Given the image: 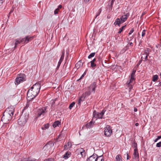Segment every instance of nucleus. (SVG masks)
I'll return each mask as SVG.
<instances>
[{"label":"nucleus","mask_w":161,"mask_h":161,"mask_svg":"<svg viewBox=\"0 0 161 161\" xmlns=\"http://www.w3.org/2000/svg\"><path fill=\"white\" fill-rule=\"evenodd\" d=\"M114 1L109 0V3L108 4V6L109 8V9L111 10H112L113 8V5L114 2Z\"/></svg>","instance_id":"4be33fe9"},{"label":"nucleus","mask_w":161,"mask_h":161,"mask_svg":"<svg viewBox=\"0 0 161 161\" xmlns=\"http://www.w3.org/2000/svg\"><path fill=\"white\" fill-rule=\"evenodd\" d=\"M54 143L52 141H49L43 147V149L45 151L50 152L52 150V147L54 146Z\"/></svg>","instance_id":"423d86ee"},{"label":"nucleus","mask_w":161,"mask_h":161,"mask_svg":"<svg viewBox=\"0 0 161 161\" xmlns=\"http://www.w3.org/2000/svg\"><path fill=\"white\" fill-rule=\"evenodd\" d=\"M156 147H161V141L158 143L156 144Z\"/></svg>","instance_id":"58836bf2"},{"label":"nucleus","mask_w":161,"mask_h":161,"mask_svg":"<svg viewBox=\"0 0 161 161\" xmlns=\"http://www.w3.org/2000/svg\"><path fill=\"white\" fill-rule=\"evenodd\" d=\"M83 63L82 62L81 60H80L75 64V67L78 69L83 66Z\"/></svg>","instance_id":"a211bd4d"},{"label":"nucleus","mask_w":161,"mask_h":161,"mask_svg":"<svg viewBox=\"0 0 161 161\" xmlns=\"http://www.w3.org/2000/svg\"><path fill=\"white\" fill-rule=\"evenodd\" d=\"M47 112L46 108L45 107L37 109L35 113L36 115V117L38 118L40 117L41 116H44Z\"/></svg>","instance_id":"20e7f679"},{"label":"nucleus","mask_w":161,"mask_h":161,"mask_svg":"<svg viewBox=\"0 0 161 161\" xmlns=\"http://www.w3.org/2000/svg\"><path fill=\"white\" fill-rule=\"evenodd\" d=\"M95 53H91L88 56V58H91L94 56L95 54Z\"/></svg>","instance_id":"7c9ffc66"},{"label":"nucleus","mask_w":161,"mask_h":161,"mask_svg":"<svg viewBox=\"0 0 161 161\" xmlns=\"http://www.w3.org/2000/svg\"><path fill=\"white\" fill-rule=\"evenodd\" d=\"M142 60H140L136 65L137 67L142 62Z\"/></svg>","instance_id":"de8ad7c7"},{"label":"nucleus","mask_w":161,"mask_h":161,"mask_svg":"<svg viewBox=\"0 0 161 161\" xmlns=\"http://www.w3.org/2000/svg\"><path fill=\"white\" fill-rule=\"evenodd\" d=\"M90 63H91V66L92 68H93L96 67V64L94 62L91 61Z\"/></svg>","instance_id":"c9c22d12"},{"label":"nucleus","mask_w":161,"mask_h":161,"mask_svg":"<svg viewBox=\"0 0 161 161\" xmlns=\"http://www.w3.org/2000/svg\"><path fill=\"white\" fill-rule=\"evenodd\" d=\"M75 104V103L74 102H73L72 103H71L69 106V108L70 109H71L74 106Z\"/></svg>","instance_id":"72a5a7b5"},{"label":"nucleus","mask_w":161,"mask_h":161,"mask_svg":"<svg viewBox=\"0 0 161 161\" xmlns=\"http://www.w3.org/2000/svg\"><path fill=\"white\" fill-rule=\"evenodd\" d=\"M134 30L133 28H132L130 31L129 33V35H131L133 32H134Z\"/></svg>","instance_id":"a19ab883"},{"label":"nucleus","mask_w":161,"mask_h":161,"mask_svg":"<svg viewBox=\"0 0 161 161\" xmlns=\"http://www.w3.org/2000/svg\"><path fill=\"white\" fill-rule=\"evenodd\" d=\"M132 146L133 147L135 148V149L136 148V149H138L137 148V144L135 141H134V142L132 143Z\"/></svg>","instance_id":"2f4dec72"},{"label":"nucleus","mask_w":161,"mask_h":161,"mask_svg":"<svg viewBox=\"0 0 161 161\" xmlns=\"http://www.w3.org/2000/svg\"><path fill=\"white\" fill-rule=\"evenodd\" d=\"M132 158L133 159H138L139 158L138 149H134Z\"/></svg>","instance_id":"ddd939ff"},{"label":"nucleus","mask_w":161,"mask_h":161,"mask_svg":"<svg viewBox=\"0 0 161 161\" xmlns=\"http://www.w3.org/2000/svg\"><path fill=\"white\" fill-rule=\"evenodd\" d=\"M157 138L158 140L160 139L161 138V136H158Z\"/></svg>","instance_id":"052dcab7"},{"label":"nucleus","mask_w":161,"mask_h":161,"mask_svg":"<svg viewBox=\"0 0 161 161\" xmlns=\"http://www.w3.org/2000/svg\"><path fill=\"white\" fill-rule=\"evenodd\" d=\"M123 23V22L122 21H121L120 18L119 19L118 18L116 19L114 24L115 26L116 25H118L119 26H120V24Z\"/></svg>","instance_id":"dca6fc26"},{"label":"nucleus","mask_w":161,"mask_h":161,"mask_svg":"<svg viewBox=\"0 0 161 161\" xmlns=\"http://www.w3.org/2000/svg\"><path fill=\"white\" fill-rule=\"evenodd\" d=\"M14 110L13 106L9 107L6 109L1 119L4 123L7 124L12 119L14 114Z\"/></svg>","instance_id":"f03ea898"},{"label":"nucleus","mask_w":161,"mask_h":161,"mask_svg":"<svg viewBox=\"0 0 161 161\" xmlns=\"http://www.w3.org/2000/svg\"><path fill=\"white\" fill-rule=\"evenodd\" d=\"M15 41L16 42L15 43L14 49H15L16 48L17 45L20 44L21 42H23V38H20L19 39H16Z\"/></svg>","instance_id":"6ab92c4d"},{"label":"nucleus","mask_w":161,"mask_h":161,"mask_svg":"<svg viewBox=\"0 0 161 161\" xmlns=\"http://www.w3.org/2000/svg\"><path fill=\"white\" fill-rule=\"evenodd\" d=\"M33 38V36H26L25 38H23V41L25 44H27L29 42L31 41Z\"/></svg>","instance_id":"6e6552de"},{"label":"nucleus","mask_w":161,"mask_h":161,"mask_svg":"<svg viewBox=\"0 0 161 161\" xmlns=\"http://www.w3.org/2000/svg\"><path fill=\"white\" fill-rule=\"evenodd\" d=\"M97 155L93 154L87 159V161H96Z\"/></svg>","instance_id":"2eb2a0df"},{"label":"nucleus","mask_w":161,"mask_h":161,"mask_svg":"<svg viewBox=\"0 0 161 161\" xmlns=\"http://www.w3.org/2000/svg\"><path fill=\"white\" fill-rule=\"evenodd\" d=\"M96 61V58H95L92 60L91 61L93 62H95V61Z\"/></svg>","instance_id":"13d9d810"},{"label":"nucleus","mask_w":161,"mask_h":161,"mask_svg":"<svg viewBox=\"0 0 161 161\" xmlns=\"http://www.w3.org/2000/svg\"><path fill=\"white\" fill-rule=\"evenodd\" d=\"M29 117L28 113H26L22 114L18 119V123L21 126L24 125L26 122Z\"/></svg>","instance_id":"7ed1b4c3"},{"label":"nucleus","mask_w":161,"mask_h":161,"mask_svg":"<svg viewBox=\"0 0 161 161\" xmlns=\"http://www.w3.org/2000/svg\"><path fill=\"white\" fill-rule=\"evenodd\" d=\"M62 7V6L61 5H59L58 6V8H56V9L59 11V10Z\"/></svg>","instance_id":"c03bdc74"},{"label":"nucleus","mask_w":161,"mask_h":161,"mask_svg":"<svg viewBox=\"0 0 161 161\" xmlns=\"http://www.w3.org/2000/svg\"><path fill=\"white\" fill-rule=\"evenodd\" d=\"M53 102H52V104L53 105L55 103V102L53 101V99L52 100Z\"/></svg>","instance_id":"69168bd1"},{"label":"nucleus","mask_w":161,"mask_h":161,"mask_svg":"<svg viewBox=\"0 0 161 161\" xmlns=\"http://www.w3.org/2000/svg\"><path fill=\"white\" fill-rule=\"evenodd\" d=\"M89 1V0H84V2L86 3L88 2Z\"/></svg>","instance_id":"0e129e2a"},{"label":"nucleus","mask_w":161,"mask_h":161,"mask_svg":"<svg viewBox=\"0 0 161 161\" xmlns=\"http://www.w3.org/2000/svg\"><path fill=\"white\" fill-rule=\"evenodd\" d=\"M96 159V161H104L103 157L102 156L98 157L97 155Z\"/></svg>","instance_id":"393cba45"},{"label":"nucleus","mask_w":161,"mask_h":161,"mask_svg":"<svg viewBox=\"0 0 161 161\" xmlns=\"http://www.w3.org/2000/svg\"><path fill=\"white\" fill-rule=\"evenodd\" d=\"M67 145H68V146L69 147H71V144H70L69 142H68Z\"/></svg>","instance_id":"5fc2aeb1"},{"label":"nucleus","mask_w":161,"mask_h":161,"mask_svg":"<svg viewBox=\"0 0 161 161\" xmlns=\"http://www.w3.org/2000/svg\"><path fill=\"white\" fill-rule=\"evenodd\" d=\"M137 108H134V112H136L137 111Z\"/></svg>","instance_id":"e2e57ef3"},{"label":"nucleus","mask_w":161,"mask_h":161,"mask_svg":"<svg viewBox=\"0 0 161 161\" xmlns=\"http://www.w3.org/2000/svg\"><path fill=\"white\" fill-rule=\"evenodd\" d=\"M102 11V9L101 8H100L99 10H98V12L97 13V15L96 16L95 18H96L97 17L99 16L100 14L101 11Z\"/></svg>","instance_id":"f704fd0d"},{"label":"nucleus","mask_w":161,"mask_h":161,"mask_svg":"<svg viewBox=\"0 0 161 161\" xmlns=\"http://www.w3.org/2000/svg\"><path fill=\"white\" fill-rule=\"evenodd\" d=\"M64 54H65L64 50V49L62 52V54H61V56L60 57V59H61L62 60H64Z\"/></svg>","instance_id":"c85d7f7f"},{"label":"nucleus","mask_w":161,"mask_h":161,"mask_svg":"<svg viewBox=\"0 0 161 161\" xmlns=\"http://www.w3.org/2000/svg\"><path fill=\"white\" fill-rule=\"evenodd\" d=\"M63 61V60L60 59L58 62V64L60 65Z\"/></svg>","instance_id":"864d4df0"},{"label":"nucleus","mask_w":161,"mask_h":161,"mask_svg":"<svg viewBox=\"0 0 161 161\" xmlns=\"http://www.w3.org/2000/svg\"><path fill=\"white\" fill-rule=\"evenodd\" d=\"M61 125V122L57 120L55 121L53 124V128H55L57 126H58L59 125Z\"/></svg>","instance_id":"412c9836"},{"label":"nucleus","mask_w":161,"mask_h":161,"mask_svg":"<svg viewBox=\"0 0 161 161\" xmlns=\"http://www.w3.org/2000/svg\"><path fill=\"white\" fill-rule=\"evenodd\" d=\"M93 118H95L97 119H102L104 118L103 117H102L100 114L99 112H96V111L94 110L93 112Z\"/></svg>","instance_id":"9b49d317"},{"label":"nucleus","mask_w":161,"mask_h":161,"mask_svg":"<svg viewBox=\"0 0 161 161\" xmlns=\"http://www.w3.org/2000/svg\"><path fill=\"white\" fill-rule=\"evenodd\" d=\"M41 88V86L39 83H36L28 90L27 94V98L30 102L34 99L39 93Z\"/></svg>","instance_id":"f257e3e1"},{"label":"nucleus","mask_w":161,"mask_h":161,"mask_svg":"<svg viewBox=\"0 0 161 161\" xmlns=\"http://www.w3.org/2000/svg\"><path fill=\"white\" fill-rule=\"evenodd\" d=\"M128 44V45L129 44L130 46H133V43L132 42L129 43Z\"/></svg>","instance_id":"6e6d98bb"},{"label":"nucleus","mask_w":161,"mask_h":161,"mask_svg":"<svg viewBox=\"0 0 161 161\" xmlns=\"http://www.w3.org/2000/svg\"><path fill=\"white\" fill-rule=\"evenodd\" d=\"M124 48H125L126 51L129 48V46L128 44H127Z\"/></svg>","instance_id":"37998d69"},{"label":"nucleus","mask_w":161,"mask_h":161,"mask_svg":"<svg viewBox=\"0 0 161 161\" xmlns=\"http://www.w3.org/2000/svg\"><path fill=\"white\" fill-rule=\"evenodd\" d=\"M85 97L86 95L84 94H82L78 100L77 105V107L78 106L80 107L81 103L84 101Z\"/></svg>","instance_id":"1a4fd4ad"},{"label":"nucleus","mask_w":161,"mask_h":161,"mask_svg":"<svg viewBox=\"0 0 161 161\" xmlns=\"http://www.w3.org/2000/svg\"><path fill=\"white\" fill-rule=\"evenodd\" d=\"M106 111V110L105 109H104L102 110V111H101V113H99L100 115H101L102 117H103V116L104 114V113Z\"/></svg>","instance_id":"e433bc0d"},{"label":"nucleus","mask_w":161,"mask_h":161,"mask_svg":"<svg viewBox=\"0 0 161 161\" xmlns=\"http://www.w3.org/2000/svg\"><path fill=\"white\" fill-rule=\"evenodd\" d=\"M130 14L129 13H126V14L122 15L120 18V19L121 21L124 22L126 21L127 19L129 17Z\"/></svg>","instance_id":"4468645a"},{"label":"nucleus","mask_w":161,"mask_h":161,"mask_svg":"<svg viewBox=\"0 0 161 161\" xmlns=\"http://www.w3.org/2000/svg\"><path fill=\"white\" fill-rule=\"evenodd\" d=\"M158 79V76L157 75H155L153 76L152 80L155 82L157 81Z\"/></svg>","instance_id":"cd10ccee"},{"label":"nucleus","mask_w":161,"mask_h":161,"mask_svg":"<svg viewBox=\"0 0 161 161\" xmlns=\"http://www.w3.org/2000/svg\"><path fill=\"white\" fill-rule=\"evenodd\" d=\"M69 147L67 145H65L64 146V149L67 150L68 149Z\"/></svg>","instance_id":"a18cd8bd"},{"label":"nucleus","mask_w":161,"mask_h":161,"mask_svg":"<svg viewBox=\"0 0 161 161\" xmlns=\"http://www.w3.org/2000/svg\"><path fill=\"white\" fill-rule=\"evenodd\" d=\"M71 155V153L69 151L67 152L63 155V158L66 159L70 157Z\"/></svg>","instance_id":"aec40b11"},{"label":"nucleus","mask_w":161,"mask_h":161,"mask_svg":"<svg viewBox=\"0 0 161 161\" xmlns=\"http://www.w3.org/2000/svg\"><path fill=\"white\" fill-rule=\"evenodd\" d=\"M94 123V122H93L92 121H91L89 122L88 123L85 125V126H83V127H86L87 129L91 128L93 127Z\"/></svg>","instance_id":"f3484780"},{"label":"nucleus","mask_w":161,"mask_h":161,"mask_svg":"<svg viewBox=\"0 0 161 161\" xmlns=\"http://www.w3.org/2000/svg\"><path fill=\"white\" fill-rule=\"evenodd\" d=\"M49 124L48 123L44 124L43 125V127H42V129L43 130L47 129L49 127Z\"/></svg>","instance_id":"bb28decb"},{"label":"nucleus","mask_w":161,"mask_h":161,"mask_svg":"<svg viewBox=\"0 0 161 161\" xmlns=\"http://www.w3.org/2000/svg\"><path fill=\"white\" fill-rule=\"evenodd\" d=\"M112 133V131L110 129V126L107 125L104 130V134L106 136H110Z\"/></svg>","instance_id":"0eeeda50"},{"label":"nucleus","mask_w":161,"mask_h":161,"mask_svg":"<svg viewBox=\"0 0 161 161\" xmlns=\"http://www.w3.org/2000/svg\"><path fill=\"white\" fill-rule=\"evenodd\" d=\"M161 46V44H158L156 45V47L157 48H158L160 47Z\"/></svg>","instance_id":"3c124183"},{"label":"nucleus","mask_w":161,"mask_h":161,"mask_svg":"<svg viewBox=\"0 0 161 161\" xmlns=\"http://www.w3.org/2000/svg\"><path fill=\"white\" fill-rule=\"evenodd\" d=\"M53 159L52 158L45 159L44 161H53Z\"/></svg>","instance_id":"79ce46f5"},{"label":"nucleus","mask_w":161,"mask_h":161,"mask_svg":"<svg viewBox=\"0 0 161 161\" xmlns=\"http://www.w3.org/2000/svg\"><path fill=\"white\" fill-rule=\"evenodd\" d=\"M135 76H130V78L129 80V81H128L127 82V83H128V84H130V83H132L133 81L135 80Z\"/></svg>","instance_id":"5701e85b"},{"label":"nucleus","mask_w":161,"mask_h":161,"mask_svg":"<svg viewBox=\"0 0 161 161\" xmlns=\"http://www.w3.org/2000/svg\"><path fill=\"white\" fill-rule=\"evenodd\" d=\"M146 31L145 30H143L142 32V37H144L145 35L146 34Z\"/></svg>","instance_id":"4c0bfd02"},{"label":"nucleus","mask_w":161,"mask_h":161,"mask_svg":"<svg viewBox=\"0 0 161 161\" xmlns=\"http://www.w3.org/2000/svg\"><path fill=\"white\" fill-rule=\"evenodd\" d=\"M130 158V156L128 154V153H127V159H129Z\"/></svg>","instance_id":"8fccbe9b"},{"label":"nucleus","mask_w":161,"mask_h":161,"mask_svg":"<svg viewBox=\"0 0 161 161\" xmlns=\"http://www.w3.org/2000/svg\"><path fill=\"white\" fill-rule=\"evenodd\" d=\"M151 50L149 48H146V49L145 50V54H143V55H145V60H144V61H147V57L149 55V52H151Z\"/></svg>","instance_id":"f8f14e48"},{"label":"nucleus","mask_w":161,"mask_h":161,"mask_svg":"<svg viewBox=\"0 0 161 161\" xmlns=\"http://www.w3.org/2000/svg\"><path fill=\"white\" fill-rule=\"evenodd\" d=\"M136 71V70H133L131 73V75L135 76V73Z\"/></svg>","instance_id":"ea45409f"},{"label":"nucleus","mask_w":161,"mask_h":161,"mask_svg":"<svg viewBox=\"0 0 161 161\" xmlns=\"http://www.w3.org/2000/svg\"><path fill=\"white\" fill-rule=\"evenodd\" d=\"M80 151V153L82 157L83 156H84L85 155V151L83 148H80L79 149Z\"/></svg>","instance_id":"a878e982"},{"label":"nucleus","mask_w":161,"mask_h":161,"mask_svg":"<svg viewBox=\"0 0 161 161\" xmlns=\"http://www.w3.org/2000/svg\"><path fill=\"white\" fill-rule=\"evenodd\" d=\"M58 11L56 9L54 11V14H58Z\"/></svg>","instance_id":"49530a36"},{"label":"nucleus","mask_w":161,"mask_h":161,"mask_svg":"<svg viewBox=\"0 0 161 161\" xmlns=\"http://www.w3.org/2000/svg\"><path fill=\"white\" fill-rule=\"evenodd\" d=\"M4 2V0H0V4H2Z\"/></svg>","instance_id":"bf43d9fd"},{"label":"nucleus","mask_w":161,"mask_h":161,"mask_svg":"<svg viewBox=\"0 0 161 161\" xmlns=\"http://www.w3.org/2000/svg\"><path fill=\"white\" fill-rule=\"evenodd\" d=\"M116 161H122V157L120 154L117 155L115 158Z\"/></svg>","instance_id":"b1692460"},{"label":"nucleus","mask_w":161,"mask_h":161,"mask_svg":"<svg viewBox=\"0 0 161 161\" xmlns=\"http://www.w3.org/2000/svg\"><path fill=\"white\" fill-rule=\"evenodd\" d=\"M60 65V64H58L56 69H58L59 68V67Z\"/></svg>","instance_id":"4d7b16f0"},{"label":"nucleus","mask_w":161,"mask_h":161,"mask_svg":"<svg viewBox=\"0 0 161 161\" xmlns=\"http://www.w3.org/2000/svg\"><path fill=\"white\" fill-rule=\"evenodd\" d=\"M126 26V25H125L122 26L119 29V31L118 32V33L119 34L120 33L122 32L123 30H124L125 29Z\"/></svg>","instance_id":"c756f323"},{"label":"nucleus","mask_w":161,"mask_h":161,"mask_svg":"<svg viewBox=\"0 0 161 161\" xmlns=\"http://www.w3.org/2000/svg\"><path fill=\"white\" fill-rule=\"evenodd\" d=\"M26 76L24 74H18V76L16 78L15 81V84H19L20 83L26 80Z\"/></svg>","instance_id":"39448f33"},{"label":"nucleus","mask_w":161,"mask_h":161,"mask_svg":"<svg viewBox=\"0 0 161 161\" xmlns=\"http://www.w3.org/2000/svg\"><path fill=\"white\" fill-rule=\"evenodd\" d=\"M126 51L125 50V48H123V49L121 50L120 51V53H125Z\"/></svg>","instance_id":"09e8293b"},{"label":"nucleus","mask_w":161,"mask_h":161,"mask_svg":"<svg viewBox=\"0 0 161 161\" xmlns=\"http://www.w3.org/2000/svg\"><path fill=\"white\" fill-rule=\"evenodd\" d=\"M158 140V139L157 138H156L154 141V142H157Z\"/></svg>","instance_id":"774afa93"},{"label":"nucleus","mask_w":161,"mask_h":161,"mask_svg":"<svg viewBox=\"0 0 161 161\" xmlns=\"http://www.w3.org/2000/svg\"><path fill=\"white\" fill-rule=\"evenodd\" d=\"M135 125L136 126H137L139 125V123H136L135 124Z\"/></svg>","instance_id":"338daca9"},{"label":"nucleus","mask_w":161,"mask_h":161,"mask_svg":"<svg viewBox=\"0 0 161 161\" xmlns=\"http://www.w3.org/2000/svg\"><path fill=\"white\" fill-rule=\"evenodd\" d=\"M13 10H11L9 13V15H10V14H11L13 12Z\"/></svg>","instance_id":"680f3d73"},{"label":"nucleus","mask_w":161,"mask_h":161,"mask_svg":"<svg viewBox=\"0 0 161 161\" xmlns=\"http://www.w3.org/2000/svg\"><path fill=\"white\" fill-rule=\"evenodd\" d=\"M84 75L83 74L80 77V79H79L78 80H77V81H79V80H80L81 79H82V78L84 77Z\"/></svg>","instance_id":"603ef678"},{"label":"nucleus","mask_w":161,"mask_h":161,"mask_svg":"<svg viewBox=\"0 0 161 161\" xmlns=\"http://www.w3.org/2000/svg\"><path fill=\"white\" fill-rule=\"evenodd\" d=\"M96 87V82H93L89 87V90L91 91V92H95V88Z\"/></svg>","instance_id":"9d476101"},{"label":"nucleus","mask_w":161,"mask_h":161,"mask_svg":"<svg viewBox=\"0 0 161 161\" xmlns=\"http://www.w3.org/2000/svg\"><path fill=\"white\" fill-rule=\"evenodd\" d=\"M92 92H91V91L89 90V91L88 92H86L84 93H83V94H84L86 95V97L87 96H89Z\"/></svg>","instance_id":"473e14b6"}]
</instances>
